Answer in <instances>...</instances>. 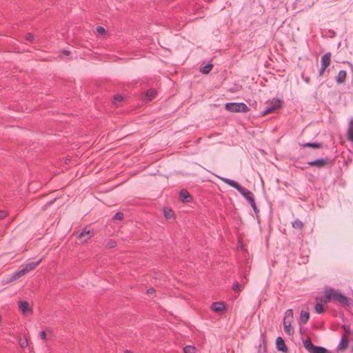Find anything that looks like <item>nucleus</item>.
I'll return each instance as SVG.
<instances>
[{"instance_id":"nucleus-28","label":"nucleus","mask_w":353,"mask_h":353,"mask_svg":"<svg viewBox=\"0 0 353 353\" xmlns=\"http://www.w3.org/2000/svg\"><path fill=\"white\" fill-rule=\"evenodd\" d=\"M232 290L236 292H240L243 290V286L239 283L236 282L232 286Z\"/></svg>"},{"instance_id":"nucleus-13","label":"nucleus","mask_w":353,"mask_h":353,"mask_svg":"<svg viewBox=\"0 0 353 353\" xmlns=\"http://www.w3.org/2000/svg\"><path fill=\"white\" fill-rule=\"evenodd\" d=\"M179 197H180V199L184 203L189 202L191 199L190 194L185 190H181L180 191Z\"/></svg>"},{"instance_id":"nucleus-19","label":"nucleus","mask_w":353,"mask_h":353,"mask_svg":"<svg viewBox=\"0 0 353 353\" xmlns=\"http://www.w3.org/2000/svg\"><path fill=\"white\" fill-rule=\"evenodd\" d=\"M303 148H321L322 147L321 143H306L303 145Z\"/></svg>"},{"instance_id":"nucleus-42","label":"nucleus","mask_w":353,"mask_h":353,"mask_svg":"<svg viewBox=\"0 0 353 353\" xmlns=\"http://www.w3.org/2000/svg\"><path fill=\"white\" fill-rule=\"evenodd\" d=\"M304 81L307 83H309L310 82V79L308 77L304 79Z\"/></svg>"},{"instance_id":"nucleus-34","label":"nucleus","mask_w":353,"mask_h":353,"mask_svg":"<svg viewBox=\"0 0 353 353\" xmlns=\"http://www.w3.org/2000/svg\"><path fill=\"white\" fill-rule=\"evenodd\" d=\"M34 39V36L31 33H28L26 36V39L28 41H32Z\"/></svg>"},{"instance_id":"nucleus-1","label":"nucleus","mask_w":353,"mask_h":353,"mask_svg":"<svg viewBox=\"0 0 353 353\" xmlns=\"http://www.w3.org/2000/svg\"><path fill=\"white\" fill-rule=\"evenodd\" d=\"M221 181H223L225 183L229 185L230 186L235 188L243 197H245L250 203L252 206L253 210L255 213L259 212V210L256 208L254 196L253 194L250 192L248 190L242 187L240 184H239L236 181L230 179L228 178H220Z\"/></svg>"},{"instance_id":"nucleus-44","label":"nucleus","mask_w":353,"mask_h":353,"mask_svg":"<svg viewBox=\"0 0 353 353\" xmlns=\"http://www.w3.org/2000/svg\"><path fill=\"white\" fill-rule=\"evenodd\" d=\"M125 353H132V352H131V351H130V350H125Z\"/></svg>"},{"instance_id":"nucleus-32","label":"nucleus","mask_w":353,"mask_h":353,"mask_svg":"<svg viewBox=\"0 0 353 353\" xmlns=\"http://www.w3.org/2000/svg\"><path fill=\"white\" fill-rule=\"evenodd\" d=\"M342 327H343V329L345 331V334H346L348 336V335L351 333L350 327L349 325H343L342 326Z\"/></svg>"},{"instance_id":"nucleus-38","label":"nucleus","mask_w":353,"mask_h":353,"mask_svg":"<svg viewBox=\"0 0 353 353\" xmlns=\"http://www.w3.org/2000/svg\"><path fill=\"white\" fill-rule=\"evenodd\" d=\"M108 245H109L110 248H114V247H115V246H116V243H115L114 241H110V242L108 243Z\"/></svg>"},{"instance_id":"nucleus-17","label":"nucleus","mask_w":353,"mask_h":353,"mask_svg":"<svg viewBox=\"0 0 353 353\" xmlns=\"http://www.w3.org/2000/svg\"><path fill=\"white\" fill-rule=\"evenodd\" d=\"M347 137L349 141L353 142V119L350 121L347 130Z\"/></svg>"},{"instance_id":"nucleus-15","label":"nucleus","mask_w":353,"mask_h":353,"mask_svg":"<svg viewBox=\"0 0 353 353\" xmlns=\"http://www.w3.org/2000/svg\"><path fill=\"white\" fill-rule=\"evenodd\" d=\"M304 347L310 353L312 352L315 345H314L310 339H307L303 341Z\"/></svg>"},{"instance_id":"nucleus-22","label":"nucleus","mask_w":353,"mask_h":353,"mask_svg":"<svg viewBox=\"0 0 353 353\" xmlns=\"http://www.w3.org/2000/svg\"><path fill=\"white\" fill-rule=\"evenodd\" d=\"M292 225L294 228H297V229H302L303 227V222L299 219L294 221L292 223Z\"/></svg>"},{"instance_id":"nucleus-18","label":"nucleus","mask_w":353,"mask_h":353,"mask_svg":"<svg viewBox=\"0 0 353 353\" xmlns=\"http://www.w3.org/2000/svg\"><path fill=\"white\" fill-rule=\"evenodd\" d=\"M310 317V313L307 312L301 311V321L303 323H306L309 319Z\"/></svg>"},{"instance_id":"nucleus-43","label":"nucleus","mask_w":353,"mask_h":353,"mask_svg":"<svg viewBox=\"0 0 353 353\" xmlns=\"http://www.w3.org/2000/svg\"><path fill=\"white\" fill-rule=\"evenodd\" d=\"M53 203V201H50L47 203V205H51Z\"/></svg>"},{"instance_id":"nucleus-3","label":"nucleus","mask_w":353,"mask_h":353,"mask_svg":"<svg viewBox=\"0 0 353 353\" xmlns=\"http://www.w3.org/2000/svg\"><path fill=\"white\" fill-rule=\"evenodd\" d=\"M41 260L42 259H39L35 262H30V263H27L21 270L13 273V274L9 279L8 281L9 282L14 281L18 279L19 278L24 276L25 274L28 273L30 271L34 269L40 263Z\"/></svg>"},{"instance_id":"nucleus-26","label":"nucleus","mask_w":353,"mask_h":353,"mask_svg":"<svg viewBox=\"0 0 353 353\" xmlns=\"http://www.w3.org/2000/svg\"><path fill=\"white\" fill-rule=\"evenodd\" d=\"M274 111V108L273 106H271L270 105H269L262 112H261V115L262 116H265V115H267L268 114L270 113V112H272Z\"/></svg>"},{"instance_id":"nucleus-2","label":"nucleus","mask_w":353,"mask_h":353,"mask_svg":"<svg viewBox=\"0 0 353 353\" xmlns=\"http://www.w3.org/2000/svg\"><path fill=\"white\" fill-rule=\"evenodd\" d=\"M324 299L325 303L333 299L342 306H349L350 305V299L347 296L338 291L334 290L332 288L327 289L325 291Z\"/></svg>"},{"instance_id":"nucleus-29","label":"nucleus","mask_w":353,"mask_h":353,"mask_svg":"<svg viewBox=\"0 0 353 353\" xmlns=\"http://www.w3.org/2000/svg\"><path fill=\"white\" fill-rule=\"evenodd\" d=\"M19 344L22 348H24L28 346V340L26 338H19Z\"/></svg>"},{"instance_id":"nucleus-11","label":"nucleus","mask_w":353,"mask_h":353,"mask_svg":"<svg viewBox=\"0 0 353 353\" xmlns=\"http://www.w3.org/2000/svg\"><path fill=\"white\" fill-rule=\"evenodd\" d=\"M292 322V320L283 319V321L284 330L286 332V334H288L289 336L292 335L294 334V330L291 325Z\"/></svg>"},{"instance_id":"nucleus-10","label":"nucleus","mask_w":353,"mask_h":353,"mask_svg":"<svg viewBox=\"0 0 353 353\" xmlns=\"http://www.w3.org/2000/svg\"><path fill=\"white\" fill-rule=\"evenodd\" d=\"M331 57L332 54L330 52H326L325 54H323L321 59V66L327 68L330 64Z\"/></svg>"},{"instance_id":"nucleus-21","label":"nucleus","mask_w":353,"mask_h":353,"mask_svg":"<svg viewBox=\"0 0 353 353\" xmlns=\"http://www.w3.org/2000/svg\"><path fill=\"white\" fill-rule=\"evenodd\" d=\"M283 319L293 320V311L292 309H288L285 311Z\"/></svg>"},{"instance_id":"nucleus-25","label":"nucleus","mask_w":353,"mask_h":353,"mask_svg":"<svg viewBox=\"0 0 353 353\" xmlns=\"http://www.w3.org/2000/svg\"><path fill=\"white\" fill-rule=\"evenodd\" d=\"M315 311L318 314H321L324 312V307L321 303H316L314 307Z\"/></svg>"},{"instance_id":"nucleus-30","label":"nucleus","mask_w":353,"mask_h":353,"mask_svg":"<svg viewBox=\"0 0 353 353\" xmlns=\"http://www.w3.org/2000/svg\"><path fill=\"white\" fill-rule=\"evenodd\" d=\"M174 215V212L172 210H164V216L166 219H170Z\"/></svg>"},{"instance_id":"nucleus-24","label":"nucleus","mask_w":353,"mask_h":353,"mask_svg":"<svg viewBox=\"0 0 353 353\" xmlns=\"http://www.w3.org/2000/svg\"><path fill=\"white\" fill-rule=\"evenodd\" d=\"M212 67H213L212 64H208V65H205L204 67H203L201 68V71L203 74H206L210 72V71L212 70Z\"/></svg>"},{"instance_id":"nucleus-35","label":"nucleus","mask_w":353,"mask_h":353,"mask_svg":"<svg viewBox=\"0 0 353 353\" xmlns=\"http://www.w3.org/2000/svg\"><path fill=\"white\" fill-rule=\"evenodd\" d=\"M114 100L115 101H118V102H119V101H121L123 100V97H122V96H121V95L117 94V95H115V96H114Z\"/></svg>"},{"instance_id":"nucleus-5","label":"nucleus","mask_w":353,"mask_h":353,"mask_svg":"<svg viewBox=\"0 0 353 353\" xmlns=\"http://www.w3.org/2000/svg\"><path fill=\"white\" fill-rule=\"evenodd\" d=\"M348 336L346 334H343L341 337V339L337 345L336 350L338 352H343L345 351L348 345Z\"/></svg>"},{"instance_id":"nucleus-36","label":"nucleus","mask_w":353,"mask_h":353,"mask_svg":"<svg viewBox=\"0 0 353 353\" xmlns=\"http://www.w3.org/2000/svg\"><path fill=\"white\" fill-rule=\"evenodd\" d=\"M97 32L98 33L102 34V33L105 32V29L101 26H98L97 28Z\"/></svg>"},{"instance_id":"nucleus-31","label":"nucleus","mask_w":353,"mask_h":353,"mask_svg":"<svg viewBox=\"0 0 353 353\" xmlns=\"http://www.w3.org/2000/svg\"><path fill=\"white\" fill-rule=\"evenodd\" d=\"M123 218V214L122 212H117L113 216L114 220H122Z\"/></svg>"},{"instance_id":"nucleus-16","label":"nucleus","mask_w":353,"mask_h":353,"mask_svg":"<svg viewBox=\"0 0 353 353\" xmlns=\"http://www.w3.org/2000/svg\"><path fill=\"white\" fill-rule=\"evenodd\" d=\"M156 91L154 89H149L145 96V100L148 101L152 100L156 95Z\"/></svg>"},{"instance_id":"nucleus-41","label":"nucleus","mask_w":353,"mask_h":353,"mask_svg":"<svg viewBox=\"0 0 353 353\" xmlns=\"http://www.w3.org/2000/svg\"><path fill=\"white\" fill-rule=\"evenodd\" d=\"M63 54H65V55H69L70 52H69V51H68V50H63Z\"/></svg>"},{"instance_id":"nucleus-20","label":"nucleus","mask_w":353,"mask_h":353,"mask_svg":"<svg viewBox=\"0 0 353 353\" xmlns=\"http://www.w3.org/2000/svg\"><path fill=\"white\" fill-rule=\"evenodd\" d=\"M271 106L274 108V110H276L278 108H279L281 105V101L279 99H273L270 104Z\"/></svg>"},{"instance_id":"nucleus-12","label":"nucleus","mask_w":353,"mask_h":353,"mask_svg":"<svg viewBox=\"0 0 353 353\" xmlns=\"http://www.w3.org/2000/svg\"><path fill=\"white\" fill-rule=\"evenodd\" d=\"M346 77H347L346 71L343 70H340L338 74L335 77L336 82L338 84L343 83L346 79Z\"/></svg>"},{"instance_id":"nucleus-23","label":"nucleus","mask_w":353,"mask_h":353,"mask_svg":"<svg viewBox=\"0 0 353 353\" xmlns=\"http://www.w3.org/2000/svg\"><path fill=\"white\" fill-rule=\"evenodd\" d=\"M327 350L323 347L314 346L312 353H326Z\"/></svg>"},{"instance_id":"nucleus-7","label":"nucleus","mask_w":353,"mask_h":353,"mask_svg":"<svg viewBox=\"0 0 353 353\" xmlns=\"http://www.w3.org/2000/svg\"><path fill=\"white\" fill-rule=\"evenodd\" d=\"M92 231L87 228H84L83 231L79 234L78 239H81L83 242H86L92 237Z\"/></svg>"},{"instance_id":"nucleus-6","label":"nucleus","mask_w":353,"mask_h":353,"mask_svg":"<svg viewBox=\"0 0 353 353\" xmlns=\"http://www.w3.org/2000/svg\"><path fill=\"white\" fill-rule=\"evenodd\" d=\"M19 307L24 315H28L32 313V310L29 303L26 301H21L19 302Z\"/></svg>"},{"instance_id":"nucleus-37","label":"nucleus","mask_w":353,"mask_h":353,"mask_svg":"<svg viewBox=\"0 0 353 353\" xmlns=\"http://www.w3.org/2000/svg\"><path fill=\"white\" fill-rule=\"evenodd\" d=\"M325 70H326V68L321 66L319 73V76H322L324 74Z\"/></svg>"},{"instance_id":"nucleus-9","label":"nucleus","mask_w":353,"mask_h":353,"mask_svg":"<svg viewBox=\"0 0 353 353\" xmlns=\"http://www.w3.org/2000/svg\"><path fill=\"white\" fill-rule=\"evenodd\" d=\"M276 349L282 352L286 353L288 352V347L285 344V342L282 337L278 336L276 339Z\"/></svg>"},{"instance_id":"nucleus-4","label":"nucleus","mask_w":353,"mask_h":353,"mask_svg":"<svg viewBox=\"0 0 353 353\" xmlns=\"http://www.w3.org/2000/svg\"><path fill=\"white\" fill-rule=\"evenodd\" d=\"M225 108L226 110L231 112H243L245 113L248 112L250 109L248 107V105L242 102L240 103H227L225 105Z\"/></svg>"},{"instance_id":"nucleus-33","label":"nucleus","mask_w":353,"mask_h":353,"mask_svg":"<svg viewBox=\"0 0 353 353\" xmlns=\"http://www.w3.org/2000/svg\"><path fill=\"white\" fill-rule=\"evenodd\" d=\"M8 215V213L4 210H0V220L3 219Z\"/></svg>"},{"instance_id":"nucleus-8","label":"nucleus","mask_w":353,"mask_h":353,"mask_svg":"<svg viewBox=\"0 0 353 353\" xmlns=\"http://www.w3.org/2000/svg\"><path fill=\"white\" fill-rule=\"evenodd\" d=\"M328 163V159H318L314 161H309L308 165L311 166H316L318 168H323Z\"/></svg>"},{"instance_id":"nucleus-14","label":"nucleus","mask_w":353,"mask_h":353,"mask_svg":"<svg viewBox=\"0 0 353 353\" xmlns=\"http://www.w3.org/2000/svg\"><path fill=\"white\" fill-rule=\"evenodd\" d=\"M225 305L222 302H214L211 306V309L214 312H222L225 310Z\"/></svg>"},{"instance_id":"nucleus-40","label":"nucleus","mask_w":353,"mask_h":353,"mask_svg":"<svg viewBox=\"0 0 353 353\" xmlns=\"http://www.w3.org/2000/svg\"><path fill=\"white\" fill-rule=\"evenodd\" d=\"M154 292V290L153 288H150L147 290L148 294H153Z\"/></svg>"},{"instance_id":"nucleus-39","label":"nucleus","mask_w":353,"mask_h":353,"mask_svg":"<svg viewBox=\"0 0 353 353\" xmlns=\"http://www.w3.org/2000/svg\"><path fill=\"white\" fill-rule=\"evenodd\" d=\"M40 336L42 339H46V332L44 331L41 332Z\"/></svg>"},{"instance_id":"nucleus-27","label":"nucleus","mask_w":353,"mask_h":353,"mask_svg":"<svg viewBox=\"0 0 353 353\" xmlns=\"http://www.w3.org/2000/svg\"><path fill=\"white\" fill-rule=\"evenodd\" d=\"M195 347L191 345H186L183 347L184 353H194Z\"/></svg>"}]
</instances>
